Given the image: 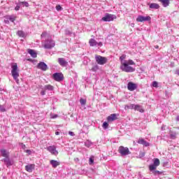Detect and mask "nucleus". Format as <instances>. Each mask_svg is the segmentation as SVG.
I'll list each match as a JSON object with an SVG mask.
<instances>
[{
  "mask_svg": "<svg viewBox=\"0 0 179 179\" xmlns=\"http://www.w3.org/2000/svg\"><path fill=\"white\" fill-rule=\"evenodd\" d=\"M125 58H127V55H122L120 57V69L123 72H135V69L133 68L132 66H130L128 65V61L124 60Z\"/></svg>",
  "mask_w": 179,
  "mask_h": 179,
  "instance_id": "nucleus-1",
  "label": "nucleus"
},
{
  "mask_svg": "<svg viewBox=\"0 0 179 179\" xmlns=\"http://www.w3.org/2000/svg\"><path fill=\"white\" fill-rule=\"evenodd\" d=\"M12 70H11V75L15 80L16 83L19 84V69L17 68V64L14 63L11 66Z\"/></svg>",
  "mask_w": 179,
  "mask_h": 179,
  "instance_id": "nucleus-2",
  "label": "nucleus"
},
{
  "mask_svg": "<svg viewBox=\"0 0 179 179\" xmlns=\"http://www.w3.org/2000/svg\"><path fill=\"white\" fill-rule=\"evenodd\" d=\"M55 47V41L52 39H48L45 41L44 48L46 50H51Z\"/></svg>",
  "mask_w": 179,
  "mask_h": 179,
  "instance_id": "nucleus-3",
  "label": "nucleus"
},
{
  "mask_svg": "<svg viewBox=\"0 0 179 179\" xmlns=\"http://www.w3.org/2000/svg\"><path fill=\"white\" fill-rule=\"evenodd\" d=\"M118 152L121 156H128V155H131L129 151V148L124 146H120L118 149Z\"/></svg>",
  "mask_w": 179,
  "mask_h": 179,
  "instance_id": "nucleus-4",
  "label": "nucleus"
},
{
  "mask_svg": "<svg viewBox=\"0 0 179 179\" xmlns=\"http://www.w3.org/2000/svg\"><path fill=\"white\" fill-rule=\"evenodd\" d=\"M117 19L115 15L106 13L104 17L101 18L103 22H113V20Z\"/></svg>",
  "mask_w": 179,
  "mask_h": 179,
  "instance_id": "nucleus-5",
  "label": "nucleus"
},
{
  "mask_svg": "<svg viewBox=\"0 0 179 179\" xmlns=\"http://www.w3.org/2000/svg\"><path fill=\"white\" fill-rule=\"evenodd\" d=\"M96 62L99 65H104V64H107V58L103 56L97 55L95 57Z\"/></svg>",
  "mask_w": 179,
  "mask_h": 179,
  "instance_id": "nucleus-6",
  "label": "nucleus"
},
{
  "mask_svg": "<svg viewBox=\"0 0 179 179\" xmlns=\"http://www.w3.org/2000/svg\"><path fill=\"white\" fill-rule=\"evenodd\" d=\"M89 44L90 47H103V43L102 42H97L96 41V39L91 38L89 41Z\"/></svg>",
  "mask_w": 179,
  "mask_h": 179,
  "instance_id": "nucleus-7",
  "label": "nucleus"
},
{
  "mask_svg": "<svg viewBox=\"0 0 179 179\" xmlns=\"http://www.w3.org/2000/svg\"><path fill=\"white\" fill-rule=\"evenodd\" d=\"M152 20V17L150 16H143V15H138L136 18V22H150Z\"/></svg>",
  "mask_w": 179,
  "mask_h": 179,
  "instance_id": "nucleus-8",
  "label": "nucleus"
},
{
  "mask_svg": "<svg viewBox=\"0 0 179 179\" xmlns=\"http://www.w3.org/2000/svg\"><path fill=\"white\" fill-rule=\"evenodd\" d=\"M53 79L57 82H62L64 80V75L61 73H55L53 74Z\"/></svg>",
  "mask_w": 179,
  "mask_h": 179,
  "instance_id": "nucleus-9",
  "label": "nucleus"
},
{
  "mask_svg": "<svg viewBox=\"0 0 179 179\" xmlns=\"http://www.w3.org/2000/svg\"><path fill=\"white\" fill-rule=\"evenodd\" d=\"M47 150L50 152L52 155L57 156L58 155V150H57V147L55 145H50L47 147Z\"/></svg>",
  "mask_w": 179,
  "mask_h": 179,
  "instance_id": "nucleus-10",
  "label": "nucleus"
},
{
  "mask_svg": "<svg viewBox=\"0 0 179 179\" xmlns=\"http://www.w3.org/2000/svg\"><path fill=\"white\" fill-rule=\"evenodd\" d=\"M38 69H41V71H45L48 69V66L44 62H41L37 65Z\"/></svg>",
  "mask_w": 179,
  "mask_h": 179,
  "instance_id": "nucleus-11",
  "label": "nucleus"
},
{
  "mask_svg": "<svg viewBox=\"0 0 179 179\" xmlns=\"http://www.w3.org/2000/svg\"><path fill=\"white\" fill-rule=\"evenodd\" d=\"M137 87H138V85H136L132 82H129L127 84V89L130 92H134V90H136Z\"/></svg>",
  "mask_w": 179,
  "mask_h": 179,
  "instance_id": "nucleus-12",
  "label": "nucleus"
},
{
  "mask_svg": "<svg viewBox=\"0 0 179 179\" xmlns=\"http://www.w3.org/2000/svg\"><path fill=\"white\" fill-rule=\"evenodd\" d=\"M58 62H59V65L63 67H65L68 65V62H66V60H65V59H64L62 57H59L58 59Z\"/></svg>",
  "mask_w": 179,
  "mask_h": 179,
  "instance_id": "nucleus-13",
  "label": "nucleus"
},
{
  "mask_svg": "<svg viewBox=\"0 0 179 179\" xmlns=\"http://www.w3.org/2000/svg\"><path fill=\"white\" fill-rule=\"evenodd\" d=\"M117 114L113 113L111 114L110 115L108 116L107 117V121L108 122H113V121H115L117 120Z\"/></svg>",
  "mask_w": 179,
  "mask_h": 179,
  "instance_id": "nucleus-14",
  "label": "nucleus"
},
{
  "mask_svg": "<svg viewBox=\"0 0 179 179\" xmlns=\"http://www.w3.org/2000/svg\"><path fill=\"white\" fill-rule=\"evenodd\" d=\"M2 162L5 163L7 167H9V166H12L13 164V162L10 161V159H9V157H7L3 159Z\"/></svg>",
  "mask_w": 179,
  "mask_h": 179,
  "instance_id": "nucleus-15",
  "label": "nucleus"
},
{
  "mask_svg": "<svg viewBox=\"0 0 179 179\" xmlns=\"http://www.w3.org/2000/svg\"><path fill=\"white\" fill-rule=\"evenodd\" d=\"M50 163L51 166L53 167V169H57V167H58V166L61 164V162L54 159L50 160Z\"/></svg>",
  "mask_w": 179,
  "mask_h": 179,
  "instance_id": "nucleus-16",
  "label": "nucleus"
},
{
  "mask_svg": "<svg viewBox=\"0 0 179 179\" xmlns=\"http://www.w3.org/2000/svg\"><path fill=\"white\" fill-rule=\"evenodd\" d=\"M138 143H139L140 145H143V146H145L146 148H148V146H150V143L145 141L143 138H140L138 141Z\"/></svg>",
  "mask_w": 179,
  "mask_h": 179,
  "instance_id": "nucleus-17",
  "label": "nucleus"
},
{
  "mask_svg": "<svg viewBox=\"0 0 179 179\" xmlns=\"http://www.w3.org/2000/svg\"><path fill=\"white\" fill-rule=\"evenodd\" d=\"M34 164H28L25 166V170L28 171V173H31L33 170H34Z\"/></svg>",
  "mask_w": 179,
  "mask_h": 179,
  "instance_id": "nucleus-18",
  "label": "nucleus"
},
{
  "mask_svg": "<svg viewBox=\"0 0 179 179\" xmlns=\"http://www.w3.org/2000/svg\"><path fill=\"white\" fill-rule=\"evenodd\" d=\"M159 2L162 3V6H164V8H167V6H169V5H170V0H158Z\"/></svg>",
  "mask_w": 179,
  "mask_h": 179,
  "instance_id": "nucleus-19",
  "label": "nucleus"
},
{
  "mask_svg": "<svg viewBox=\"0 0 179 179\" xmlns=\"http://www.w3.org/2000/svg\"><path fill=\"white\" fill-rule=\"evenodd\" d=\"M150 9H159L160 6L156 3H152L150 4Z\"/></svg>",
  "mask_w": 179,
  "mask_h": 179,
  "instance_id": "nucleus-20",
  "label": "nucleus"
},
{
  "mask_svg": "<svg viewBox=\"0 0 179 179\" xmlns=\"http://www.w3.org/2000/svg\"><path fill=\"white\" fill-rule=\"evenodd\" d=\"M28 52L30 54L32 58H37V53L34 50L29 49Z\"/></svg>",
  "mask_w": 179,
  "mask_h": 179,
  "instance_id": "nucleus-21",
  "label": "nucleus"
},
{
  "mask_svg": "<svg viewBox=\"0 0 179 179\" xmlns=\"http://www.w3.org/2000/svg\"><path fill=\"white\" fill-rule=\"evenodd\" d=\"M134 110L136 111H139V113H143L145 111L141 105H134Z\"/></svg>",
  "mask_w": 179,
  "mask_h": 179,
  "instance_id": "nucleus-22",
  "label": "nucleus"
},
{
  "mask_svg": "<svg viewBox=\"0 0 179 179\" xmlns=\"http://www.w3.org/2000/svg\"><path fill=\"white\" fill-rule=\"evenodd\" d=\"M0 152H1V156L3 157H5V158L9 157V152H8V151H6V150L3 149V150H1Z\"/></svg>",
  "mask_w": 179,
  "mask_h": 179,
  "instance_id": "nucleus-23",
  "label": "nucleus"
},
{
  "mask_svg": "<svg viewBox=\"0 0 179 179\" xmlns=\"http://www.w3.org/2000/svg\"><path fill=\"white\" fill-rule=\"evenodd\" d=\"M44 90H49L50 92H52L54 90V87L51 85H45L43 87Z\"/></svg>",
  "mask_w": 179,
  "mask_h": 179,
  "instance_id": "nucleus-24",
  "label": "nucleus"
},
{
  "mask_svg": "<svg viewBox=\"0 0 179 179\" xmlns=\"http://www.w3.org/2000/svg\"><path fill=\"white\" fill-rule=\"evenodd\" d=\"M134 109H135V104L126 105L124 107V110H134Z\"/></svg>",
  "mask_w": 179,
  "mask_h": 179,
  "instance_id": "nucleus-25",
  "label": "nucleus"
},
{
  "mask_svg": "<svg viewBox=\"0 0 179 179\" xmlns=\"http://www.w3.org/2000/svg\"><path fill=\"white\" fill-rule=\"evenodd\" d=\"M7 19H8V21L10 20V22H12L13 23V22H15V20H16V16L11 15H7Z\"/></svg>",
  "mask_w": 179,
  "mask_h": 179,
  "instance_id": "nucleus-26",
  "label": "nucleus"
},
{
  "mask_svg": "<svg viewBox=\"0 0 179 179\" xmlns=\"http://www.w3.org/2000/svg\"><path fill=\"white\" fill-rule=\"evenodd\" d=\"M18 5H20V6H26V8H28L29 3L27 1H20Z\"/></svg>",
  "mask_w": 179,
  "mask_h": 179,
  "instance_id": "nucleus-27",
  "label": "nucleus"
},
{
  "mask_svg": "<svg viewBox=\"0 0 179 179\" xmlns=\"http://www.w3.org/2000/svg\"><path fill=\"white\" fill-rule=\"evenodd\" d=\"M17 34L19 37H26V34L23 31H17Z\"/></svg>",
  "mask_w": 179,
  "mask_h": 179,
  "instance_id": "nucleus-28",
  "label": "nucleus"
},
{
  "mask_svg": "<svg viewBox=\"0 0 179 179\" xmlns=\"http://www.w3.org/2000/svg\"><path fill=\"white\" fill-rule=\"evenodd\" d=\"M92 141H90L89 140H87L85 142V146H86V148H90V146H92Z\"/></svg>",
  "mask_w": 179,
  "mask_h": 179,
  "instance_id": "nucleus-29",
  "label": "nucleus"
},
{
  "mask_svg": "<svg viewBox=\"0 0 179 179\" xmlns=\"http://www.w3.org/2000/svg\"><path fill=\"white\" fill-rule=\"evenodd\" d=\"M176 136H177V134L176 132H172V131L170 132L171 139H176Z\"/></svg>",
  "mask_w": 179,
  "mask_h": 179,
  "instance_id": "nucleus-30",
  "label": "nucleus"
},
{
  "mask_svg": "<svg viewBox=\"0 0 179 179\" xmlns=\"http://www.w3.org/2000/svg\"><path fill=\"white\" fill-rule=\"evenodd\" d=\"M157 167L155 164H152L149 166V170L150 171H155V169Z\"/></svg>",
  "mask_w": 179,
  "mask_h": 179,
  "instance_id": "nucleus-31",
  "label": "nucleus"
},
{
  "mask_svg": "<svg viewBox=\"0 0 179 179\" xmlns=\"http://www.w3.org/2000/svg\"><path fill=\"white\" fill-rule=\"evenodd\" d=\"M153 164H155L157 167L160 166V160H159L157 158L155 159Z\"/></svg>",
  "mask_w": 179,
  "mask_h": 179,
  "instance_id": "nucleus-32",
  "label": "nucleus"
},
{
  "mask_svg": "<svg viewBox=\"0 0 179 179\" xmlns=\"http://www.w3.org/2000/svg\"><path fill=\"white\" fill-rule=\"evenodd\" d=\"M152 174H154V176H160V174H163V172L159 171H153Z\"/></svg>",
  "mask_w": 179,
  "mask_h": 179,
  "instance_id": "nucleus-33",
  "label": "nucleus"
},
{
  "mask_svg": "<svg viewBox=\"0 0 179 179\" xmlns=\"http://www.w3.org/2000/svg\"><path fill=\"white\" fill-rule=\"evenodd\" d=\"M103 129H107L108 128V123L107 122H104L102 125Z\"/></svg>",
  "mask_w": 179,
  "mask_h": 179,
  "instance_id": "nucleus-34",
  "label": "nucleus"
},
{
  "mask_svg": "<svg viewBox=\"0 0 179 179\" xmlns=\"http://www.w3.org/2000/svg\"><path fill=\"white\" fill-rule=\"evenodd\" d=\"M4 23L6 24H9V19H8V15L4 16Z\"/></svg>",
  "mask_w": 179,
  "mask_h": 179,
  "instance_id": "nucleus-35",
  "label": "nucleus"
},
{
  "mask_svg": "<svg viewBox=\"0 0 179 179\" xmlns=\"http://www.w3.org/2000/svg\"><path fill=\"white\" fill-rule=\"evenodd\" d=\"M152 87H159V83H157V81H154L152 82Z\"/></svg>",
  "mask_w": 179,
  "mask_h": 179,
  "instance_id": "nucleus-36",
  "label": "nucleus"
},
{
  "mask_svg": "<svg viewBox=\"0 0 179 179\" xmlns=\"http://www.w3.org/2000/svg\"><path fill=\"white\" fill-rule=\"evenodd\" d=\"M80 103L81 106H85L86 104V99H80Z\"/></svg>",
  "mask_w": 179,
  "mask_h": 179,
  "instance_id": "nucleus-37",
  "label": "nucleus"
},
{
  "mask_svg": "<svg viewBox=\"0 0 179 179\" xmlns=\"http://www.w3.org/2000/svg\"><path fill=\"white\" fill-rule=\"evenodd\" d=\"M98 69H99V66H97V65H95V66H94L92 68V71L93 72H96V71H98Z\"/></svg>",
  "mask_w": 179,
  "mask_h": 179,
  "instance_id": "nucleus-38",
  "label": "nucleus"
},
{
  "mask_svg": "<svg viewBox=\"0 0 179 179\" xmlns=\"http://www.w3.org/2000/svg\"><path fill=\"white\" fill-rule=\"evenodd\" d=\"M47 36H48V33H47V31H44L42 33V34L41 35V38H44V37H47Z\"/></svg>",
  "mask_w": 179,
  "mask_h": 179,
  "instance_id": "nucleus-39",
  "label": "nucleus"
},
{
  "mask_svg": "<svg viewBox=\"0 0 179 179\" xmlns=\"http://www.w3.org/2000/svg\"><path fill=\"white\" fill-rule=\"evenodd\" d=\"M127 65H135V62H134L132 59H129L127 61Z\"/></svg>",
  "mask_w": 179,
  "mask_h": 179,
  "instance_id": "nucleus-40",
  "label": "nucleus"
},
{
  "mask_svg": "<svg viewBox=\"0 0 179 179\" xmlns=\"http://www.w3.org/2000/svg\"><path fill=\"white\" fill-rule=\"evenodd\" d=\"M0 111L1 113H5V111H6V109L5 108V107H3V106L0 105Z\"/></svg>",
  "mask_w": 179,
  "mask_h": 179,
  "instance_id": "nucleus-41",
  "label": "nucleus"
},
{
  "mask_svg": "<svg viewBox=\"0 0 179 179\" xmlns=\"http://www.w3.org/2000/svg\"><path fill=\"white\" fill-rule=\"evenodd\" d=\"M58 117V115H54L52 113L50 114V118H57Z\"/></svg>",
  "mask_w": 179,
  "mask_h": 179,
  "instance_id": "nucleus-42",
  "label": "nucleus"
},
{
  "mask_svg": "<svg viewBox=\"0 0 179 179\" xmlns=\"http://www.w3.org/2000/svg\"><path fill=\"white\" fill-rule=\"evenodd\" d=\"M56 9H57V10H58L59 12L60 10H62V7L61 6L58 5L56 6Z\"/></svg>",
  "mask_w": 179,
  "mask_h": 179,
  "instance_id": "nucleus-43",
  "label": "nucleus"
},
{
  "mask_svg": "<svg viewBox=\"0 0 179 179\" xmlns=\"http://www.w3.org/2000/svg\"><path fill=\"white\" fill-rule=\"evenodd\" d=\"M41 96H45V90H44V88H43V90L41 91Z\"/></svg>",
  "mask_w": 179,
  "mask_h": 179,
  "instance_id": "nucleus-44",
  "label": "nucleus"
},
{
  "mask_svg": "<svg viewBox=\"0 0 179 179\" xmlns=\"http://www.w3.org/2000/svg\"><path fill=\"white\" fill-rule=\"evenodd\" d=\"M90 164H93L94 163V159L92 157L90 158Z\"/></svg>",
  "mask_w": 179,
  "mask_h": 179,
  "instance_id": "nucleus-45",
  "label": "nucleus"
},
{
  "mask_svg": "<svg viewBox=\"0 0 179 179\" xmlns=\"http://www.w3.org/2000/svg\"><path fill=\"white\" fill-rule=\"evenodd\" d=\"M19 9H20V5H19V3H17V5L15 8V10H19Z\"/></svg>",
  "mask_w": 179,
  "mask_h": 179,
  "instance_id": "nucleus-46",
  "label": "nucleus"
},
{
  "mask_svg": "<svg viewBox=\"0 0 179 179\" xmlns=\"http://www.w3.org/2000/svg\"><path fill=\"white\" fill-rule=\"evenodd\" d=\"M69 135H70V136H75V133H73V131H69Z\"/></svg>",
  "mask_w": 179,
  "mask_h": 179,
  "instance_id": "nucleus-47",
  "label": "nucleus"
},
{
  "mask_svg": "<svg viewBox=\"0 0 179 179\" xmlns=\"http://www.w3.org/2000/svg\"><path fill=\"white\" fill-rule=\"evenodd\" d=\"M25 152L28 153V155H31V150H25Z\"/></svg>",
  "mask_w": 179,
  "mask_h": 179,
  "instance_id": "nucleus-48",
  "label": "nucleus"
},
{
  "mask_svg": "<svg viewBox=\"0 0 179 179\" xmlns=\"http://www.w3.org/2000/svg\"><path fill=\"white\" fill-rule=\"evenodd\" d=\"M145 157V152L140 153V155H139L140 158H142V157Z\"/></svg>",
  "mask_w": 179,
  "mask_h": 179,
  "instance_id": "nucleus-49",
  "label": "nucleus"
},
{
  "mask_svg": "<svg viewBox=\"0 0 179 179\" xmlns=\"http://www.w3.org/2000/svg\"><path fill=\"white\" fill-rule=\"evenodd\" d=\"M176 75H178L179 76V69H177L175 72Z\"/></svg>",
  "mask_w": 179,
  "mask_h": 179,
  "instance_id": "nucleus-50",
  "label": "nucleus"
},
{
  "mask_svg": "<svg viewBox=\"0 0 179 179\" xmlns=\"http://www.w3.org/2000/svg\"><path fill=\"white\" fill-rule=\"evenodd\" d=\"M66 34H71V31H66Z\"/></svg>",
  "mask_w": 179,
  "mask_h": 179,
  "instance_id": "nucleus-51",
  "label": "nucleus"
},
{
  "mask_svg": "<svg viewBox=\"0 0 179 179\" xmlns=\"http://www.w3.org/2000/svg\"><path fill=\"white\" fill-rule=\"evenodd\" d=\"M75 162H79V158L74 159Z\"/></svg>",
  "mask_w": 179,
  "mask_h": 179,
  "instance_id": "nucleus-52",
  "label": "nucleus"
},
{
  "mask_svg": "<svg viewBox=\"0 0 179 179\" xmlns=\"http://www.w3.org/2000/svg\"><path fill=\"white\" fill-rule=\"evenodd\" d=\"M22 149H26V145H22Z\"/></svg>",
  "mask_w": 179,
  "mask_h": 179,
  "instance_id": "nucleus-53",
  "label": "nucleus"
},
{
  "mask_svg": "<svg viewBox=\"0 0 179 179\" xmlns=\"http://www.w3.org/2000/svg\"><path fill=\"white\" fill-rule=\"evenodd\" d=\"M55 135H59V131H56Z\"/></svg>",
  "mask_w": 179,
  "mask_h": 179,
  "instance_id": "nucleus-54",
  "label": "nucleus"
},
{
  "mask_svg": "<svg viewBox=\"0 0 179 179\" xmlns=\"http://www.w3.org/2000/svg\"><path fill=\"white\" fill-rule=\"evenodd\" d=\"M169 162H165L164 164V166H166V164H167Z\"/></svg>",
  "mask_w": 179,
  "mask_h": 179,
  "instance_id": "nucleus-55",
  "label": "nucleus"
},
{
  "mask_svg": "<svg viewBox=\"0 0 179 179\" xmlns=\"http://www.w3.org/2000/svg\"><path fill=\"white\" fill-rule=\"evenodd\" d=\"M155 48H159V45H156V46H155Z\"/></svg>",
  "mask_w": 179,
  "mask_h": 179,
  "instance_id": "nucleus-56",
  "label": "nucleus"
},
{
  "mask_svg": "<svg viewBox=\"0 0 179 179\" xmlns=\"http://www.w3.org/2000/svg\"><path fill=\"white\" fill-rule=\"evenodd\" d=\"M28 61H31V59H28Z\"/></svg>",
  "mask_w": 179,
  "mask_h": 179,
  "instance_id": "nucleus-57",
  "label": "nucleus"
}]
</instances>
